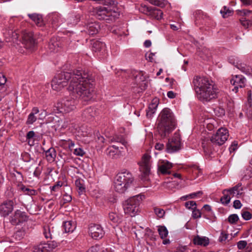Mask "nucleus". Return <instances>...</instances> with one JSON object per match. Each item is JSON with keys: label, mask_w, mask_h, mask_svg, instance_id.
<instances>
[{"label": "nucleus", "mask_w": 252, "mask_h": 252, "mask_svg": "<svg viewBox=\"0 0 252 252\" xmlns=\"http://www.w3.org/2000/svg\"><path fill=\"white\" fill-rule=\"evenodd\" d=\"M93 82V78L88 73L76 70L57 74L51 85L54 90L59 91L68 84L67 89L73 95L86 99L92 95Z\"/></svg>", "instance_id": "1"}, {"label": "nucleus", "mask_w": 252, "mask_h": 252, "mask_svg": "<svg viewBox=\"0 0 252 252\" xmlns=\"http://www.w3.org/2000/svg\"><path fill=\"white\" fill-rule=\"evenodd\" d=\"M192 85L198 100L203 103L211 102L219 95V90L210 79L200 76H195Z\"/></svg>", "instance_id": "2"}, {"label": "nucleus", "mask_w": 252, "mask_h": 252, "mask_svg": "<svg viewBox=\"0 0 252 252\" xmlns=\"http://www.w3.org/2000/svg\"><path fill=\"white\" fill-rule=\"evenodd\" d=\"M176 121L173 112L168 108H164L160 113L157 126L158 131L161 137H164L174 129Z\"/></svg>", "instance_id": "3"}, {"label": "nucleus", "mask_w": 252, "mask_h": 252, "mask_svg": "<svg viewBox=\"0 0 252 252\" xmlns=\"http://www.w3.org/2000/svg\"><path fill=\"white\" fill-rule=\"evenodd\" d=\"M99 3L103 4V6H97L95 9L96 17L99 20L106 21H113L120 16L115 6V1L113 0H96Z\"/></svg>", "instance_id": "4"}, {"label": "nucleus", "mask_w": 252, "mask_h": 252, "mask_svg": "<svg viewBox=\"0 0 252 252\" xmlns=\"http://www.w3.org/2000/svg\"><path fill=\"white\" fill-rule=\"evenodd\" d=\"M229 136L228 130L224 127L220 128L217 132L213 135L210 140H204L202 142V147L206 155L210 156L214 150L213 144L221 146L227 140Z\"/></svg>", "instance_id": "5"}, {"label": "nucleus", "mask_w": 252, "mask_h": 252, "mask_svg": "<svg viewBox=\"0 0 252 252\" xmlns=\"http://www.w3.org/2000/svg\"><path fill=\"white\" fill-rule=\"evenodd\" d=\"M133 181L131 173L127 170L119 172L114 182V188L116 191L124 193Z\"/></svg>", "instance_id": "6"}, {"label": "nucleus", "mask_w": 252, "mask_h": 252, "mask_svg": "<svg viewBox=\"0 0 252 252\" xmlns=\"http://www.w3.org/2000/svg\"><path fill=\"white\" fill-rule=\"evenodd\" d=\"M142 195L133 196L126 200L123 203L125 214L130 217H134L140 211L139 206L142 200Z\"/></svg>", "instance_id": "7"}, {"label": "nucleus", "mask_w": 252, "mask_h": 252, "mask_svg": "<svg viewBox=\"0 0 252 252\" xmlns=\"http://www.w3.org/2000/svg\"><path fill=\"white\" fill-rule=\"evenodd\" d=\"M70 93H71L70 92ZM73 97L71 96H67L62 99L60 101L57 103L56 107L57 108L58 110L60 113H68L75 108V106L77 104V101L76 99L77 98H81V97H76L74 95H73L71 94H70ZM92 97V95L88 98L84 99V100H87L89 99L90 98Z\"/></svg>", "instance_id": "8"}, {"label": "nucleus", "mask_w": 252, "mask_h": 252, "mask_svg": "<svg viewBox=\"0 0 252 252\" xmlns=\"http://www.w3.org/2000/svg\"><path fill=\"white\" fill-rule=\"evenodd\" d=\"M111 142L115 144L109 146L106 150V154L112 158H117L120 154V149L126 147L127 142L122 136H116L111 139Z\"/></svg>", "instance_id": "9"}, {"label": "nucleus", "mask_w": 252, "mask_h": 252, "mask_svg": "<svg viewBox=\"0 0 252 252\" xmlns=\"http://www.w3.org/2000/svg\"><path fill=\"white\" fill-rule=\"evenodd\" d=\"M151 156L148 154H144L139 162V169L144 176H148L150 172Z\"/></svg>", "instance_id": "10"}, {"label": "nucleus", "mask_w": 252, "mask_h": 252, "mask_svg": "<svg viewBox=\"0 0 252 252\" xmlns=\"http://www.w3.org/2000/svg\"><path fill=\"white\" fill-rule=\"evenodd\" d=\"M36 35L32 32H26L23 36V43L27 49L32 50L37 44Z\"/></svg>", "instance_id": "11"}, {"label": "nucleus", "mask_w": 252, "mask_h": 252, "mask_svg": "<svg viewBox=\"0 0 252 252\" xmlns=\"http://www.w3.org/2000/svg\"><path fill=\"white\" fill-rule=\"evenodd\" d=\"M181 149V142L178 135H175L169 140L166 145V151L169 153H172L178 151Z\"/></svg>", "instance_id": "12"}, {"label": "nucleus", "mask_w": 252, "mask_h": 252, "mask_svg": "<svg viewBox=\"0 0 252 252\" xmlns=\"http://www.w3.org/2000/svg\"><path fill=\"white\" fill-rule=\"evenodd\" d=\"M28 220L26 213L19 210H17L10 217V221L13 225H17Z\"/></svg>", "instance_id": "13"}, {"label": "nucleus", "mask_w": 252, "mask_h": 252, "mask_svg": "<svg viewBox=\"0 0 252 252\" xmlns=\"http://www.w3.org/2000/svg\"><path fill=\"white\" fill-rule=\"evenodd\" d=\"M89 235L94 239L101 238L104 235V231L99 224H92L89 228Z\"/></svg>", "instance_id": "14"}, {"label": "nucleus", "mask_w": 252, "mask_h": 252, "mask_svg": "<svg viewBox=\"0 0 252 252\" xmlns=\"http://www.w3.org/2000/svg\"><path fill=\"white\" fill-rule=\"evenodd\" d=\"M231 84L234 86L232 90L235 93H237L239 88H243L245 85L246 79L241 75H236L230 81Z\"/></svg>", "instance_id": "15"}, {"label": "nucleus", "mask_w": 252, "mask_h": 252, "mask_svg": "<svg viewBox=\"0 0 252 252\" xmlns=\"http://www.w3.org/2000/svg\"><path fill=\"white\" fill-rule=\"evenodd\" d=\"M92 50L99 54L100 56H104L107 53L105 44L100 41L95 40L93 42Z\"/></svg>", "instance_id": "16"}, {"label": "nucleus", "mask_w": 252, "mask_h": 252, "mask_svg": "<svg viewBox=\"0 0 252 252\" xmlns=\"http://www.w3.org/2000/svg\"><path fill=\"white\" fill-rule=\"evenodd\" d=\"M172 166V163L168 161L161 160L158 163V170L163 175L169 174Z\"/></svg>", "instance_id": "17"}, {"label": "nucleus", "mask_w": 252, "mask_h": 252, "mask_svg": "<svg viewBox=\"0 0 252 252\" xmlns=\"http://www.w3.org/2000/svg\"><path fill=\"white\" fill-rule=\"evenodd\" d=\"M13 209V202L8 201L4 202L0 206V214L2 216H8Z\"/></svg>", "instance_id": "18"}, {"label": "nucleus", "mask_w": 252, "mask_h": 252, "mask_svg": "<svg viewBox=\"0 0 252 252\" xmlns=\"http://www.w3.org/2000/svg\"><path fill=\"white\" fill-rule=\"evenodd\" d=\"M87 32L90 35L96 34L100 29V25L96 22H90L86 25Z\"/></svg>", "instance_id": "19"}, {"label": "nucleus", "mask_w": 252, "mask_h": 252, "mask_svg": "<svg viewBox=\"0 0 252 252\" xmlns=\"http://www.w3.org/2000/svg\"><path fill=\"white\" fill-rule=\"evenodd\" d=\"M158 104V100L157 99H154L152 102L149 104V107L146 110V115L148 118L152 117V115L155 113Z\"/></svg>", "instance_id": "20"}, {"label": "nucleus", "mask_w": 252, "mask_h": 252, "mask_svg": "<svg viewBox=\"0 0 252 252\" xmlns=\"http://www.w3.org/2000/svg\"><path fill=\"white\" fill-rule=\"evenodd\" d=\"M59 145L61 147L66 150L67 149L70 152L73 151V148L75 146L74 142L70 139L67 140H61L59 142Z\"/></svg>", "instance_id": "21"}, {"label": "nucleus", "mask_w": 252, "mask_h": 252, "mask_svg": "<svg viewBox=\"0 0 252 252\" xmlns=\"http://www.w3.org/2000/svg\"><path fill=\"white\" fill-rule=\"evenodd\" d=\"M228 189L232 197L236 196L237 198H239L243 193V188L242 187V184L241 183H239L233 188Z\"/></svg>", "instance_id": "22"}, {"label": "nucleus", "mask_w": 252, "mask_h": 252, "mask_svg": "<svg viewBox=\"0 0 252 252\" xmlns=\"http://www.w3.org/2000/svg\"><path fill=\"white\" fill-rule=\"evenodd\" d=\"M39 111L37 107H33L31 113L29 115L26 121L27 125H32L33 124L37 119L35 115L39 113Z\"/></svg>", "instance_id": "23"}, {"label": "nucleus", "mask_w": 252, "mask_h": 252, "mask_svg": "<svg viewBox=\"0 0 252 252\" xmlns=\"http://www.w3.org/2000/svg\"><path fill=\"white\" fill-rule=\"evenodd\" d=\"M193 243L194 245L206 246L209 243V239L206 237L197 235L193 238Z\"/></svg>", "instance_id": "24"}, {"label": "nucleus", "mask_w": 252, "mask_h": 252, "mask_svg": "<svg viewBox=\"0 0 252 252\" xmlns=\"http://www.w3.org/2000/svg\"><path fill=\"white\" fill-rule=\"evenodd\" d=\"M52 249L48 244H41L33 248V252H52Z\"/></svg>", "instance_id": "25"}, {"label": "nucleus", "mask_w": 252, "mask_h": 252, "mask_svg": "<svg viewBox=\"0 0 252 252\" xmlns=\"http://www.w3.org/2000/svg\"><path fill=\"white\" fill-rule=\"evenodd\" d=\"M29 17L35 23L38 27H41L44 23L41 15L38 14H30Z\"/></svg>", "instance_id": "26"}, {"label": "nucleus", "mask_w": 252, "mask_h": 252, "mask_svg": "<svg viewBox=\"0 0 252 252\" xmlns=\"http://www.w3.org/2000/svg\"><path fill=\"white\" fill-rule=\"evenodd\" d=\"M25 230L21 229L17 231L12 236V238L10 239L9 242L10 243H15L16 241H18L22 239L25 235Z\"/></svg>", "instance_id": "27"}, {"label": "nucleus", "mask_w": 252, "mask_h": 252, "mask_svg": "<svg viewBox=\"0 0 252 252\" xmlns=\"http://www.w3.org/2000/svg\"><path fill=\"white\" fill-rule=\"evenodd\" d=\"M81 16L78 14H70L67 18V23L70 26L76 25L80 20Z\"/></svg>", "instance_id": "28"}, {"label": "nucleus", "mask_w": 252, "mask_h": 252, "mask_svg": "<svg viewBox=\"0 0 252 252\" xmlns=\"http://www.w3.org/2000/svg\"><path fill=\"white\" fill-rule=\"evenodd\" d=\"M76 224L72 220L66 221L64 222L63 227L66 233L72 232L75 229Z\"/></svg>", "instance_id": "29"}, {"label": "nucleus", "mask_w": 252, "mask_h": 252, "mask_svg": "<svg viewBox=\"0 0 252 252\" xmlns=\"http://www.w3.org/2000/svg\"><path fill=\"white\" fill-rule=\"evenodd\" d=\"M6 82L5 76L1 73H0V101L4 96L5 91L4 85Z\"/></svg>", "instance_id": "30"}, {"label": "nucleus", "mask_w": 252, "mask_h": 252, "mask_svg": "<svg viewBox=\"0 0 252 252\" xmlns=\"http://www.w3.org/2000/svg\"><path fill=\"white\" fill-rule=\"evenodd\" d=\"M223 196L220 198L221 203L223 204H228L230 201L231 198L232 197L230 195L229 191L228 189H225L222 191Z\"/></svg>", "instance_id": "31"}, {"label": "nucleus", "mask_w": 252, "mask_h": 252, "mask_svg": "<svg viewBox=\"0 0 252 252\" xmlns=\"http://www.w3.org/2000/svg\"><path fill=\"white\" fill-rule=\"evenodd\" d=\"M46 157L48 161H53L56 157V152L53 148H49L45 152Z\"/></svg>", "instance_id": "32"}, {"label": "nucleus", "mask_w": 252, "mask_h": 252, "mask_svg": "<svg viewBox=\"0 0 252 252\" xmlns=\"http://www.w3.org/2000/svg\"><path fill=\"white\" fill-rule=\"evenodd\" d=\"M236 66L246 74H248L249 73H250L251 67L242 63L241 62L239 63L238 62H237Z\"/></svg>", "instance_id": "33"}, {"label": "nucleus", "mask_w": 252, "mask_h": 252, "mask_svg": "<svg viewBox=\"0 0 252 252\" xmlns=\"http://www.w3.org/2000/svg\"><path fill=\"white\" fill-rule=\"evenodd\" d=\"M220 12L224 18H226L230 16H232L233 14V11L230 9L229 8L225 6L222 7V8L220 10Z\"/></svg>", "instance_id": "34"}, {"label": "nucleus", "mask_w": 252, "mask_h": 252, "mask_svg": "<svg viewBox=\"0 0 252 252\" xmlns=\"http://www.w3.org/2000/svg\"><path fill=\"white\" fill-rule=\"evenodd\" d=\"M43 233L46 239H52V234L49 226L45 225L43 228Z\"/></svg>", "instance_id": "35"}, {"label": "nucleus", "mask_w": 252, "mask_h": 252, "mask_svg": "<svg viewBox=\"0 0 252 252\" xmlns=\"http://www.w3.org/2000/svg\"><path fill=\"white\" fill-rule=\"evenodd\" d=\"M240 22L245 29H247L252 25V22L246 17H241L240 19Z\"/></svg>", "instance_id": "36"}, {"label": "nucleus", "mask_w": 252, "mask_h": 252, "mask_svg": "<svg viewBox=\"0 0 252 252\" xmlns=\"http://www.w3.org/2000/svg\"><path fill=\"white\" fill-rule=\"evenodd\" d=\"M109 220L114 223H118L121 221V219L116 213L111 212L109 214Z\"/></svg>", "instance_id": "37"}, {"label": "nucleus", "mask_w": 252, "mask_h": 252, "mask_svg": "<svg viewBox=\"0 0 252 252\" xmlns=\"http://www.w3.org/2000/svg\"><path fill=\"white\" fill-rule=\"evenodd\" d=\"M158 232L161 239L166 238L168 233L167 228L164 226H158Z\"/></svg>", "instance_id": "38"}, {"label": "nucleus", "mask_w": 252, "mask_h": 252, "mask_svg": "<svg viewBox=\"0 0 252 252\" xmlns=\"http://www.w3.org/2000/svg\"><path fill=\"white\" fill-rule=\"evenodd\" d=\"M76 188L79 189V193L83 192L85 190L84 181L81 179H77L75 182Z\"/></svg>", "instance_id": "39"}, {"label": "nucleus", "mask_w": 252, "mask_h": 252, "mask_svg": "<svg viewBox=\"0 0 252 252\" xmlns=\"http://www.w3.org/2000/svg\"><path fill=\"white\" fill-rule=\"evenodd\" d=\"M21 190L23 192H24L26 194L31 195V196L34 195L36 194L37 193L36 190H35L34 189H29L28 188H26L25 186L21 187Z\"/></svg>", "instance_id": "40"}, {"label": "nucleus", "mask_w": 252, "mask_h": 252, "mask_svg": "<svg viewBox=\"0 0 252 252\" xmlns=\"http://www.w3.org/2000/svg\"><path fill=\"white\" fill-rule=\"evenodd\" d=\"M154 212L158 218H162L165 215L164 210L160 208L155 207Z\"/></svg>", "instance_id": "41"}, {"label": "nucleus", "mask_w": 252, "mask_h": 252, "mask_svg": "<svg viewBox=\"0 0 252 252\" xmlns=\"http://www.w3.org/2000/svg\"><path fill=\"white\" fill-rule=\"evenodd\" d=\"M59 44L57 42L53 43L51 40L49 43V48L51 52H57Z\"/></svg>", "instance_id": "42"}, {"label": "nucleus", "mask_w": 252, "mask_h": 252, "mask_svg": "<svg viewBox=\"0 0 252 252\" xmlns=\"http://www.w3.org/2000/svg\"><path fill=\"white\" fill-rule=\"evenodd\" d=\"M227 220L230 223L235 224L239 220V217L238 215L236 214H232L228 217Z\"/></svg>", "instance_id": "43"}, {"label": "nucleus", "mask_w": 252, "mask_h": 252, "mask_svg": "<svg viewBox=\"0 0 252 252\" xmlns=\"http://www.w3.org/2000/svg\"><path fill=\"white\" fill-rule=\"evenodd\" d=\"M153 15L156 19L159 20L162 18L163 12L160 9H155L153 11Z\"/></svg>", "instance_id": "44"}, {"label": "nucleus", "mask_w": 252, "mask_h": 252, "mask_svg": "<svg viewBox=\"0 0 252 252\" xmlns=\"http://www.w3.org/2000/svg\"><path fill=\"white\" fill-rule=\"evenodd\" d=\"M239 14L242 16V17H247L252 15V11L248 9H243L239 11Z\"/></svg>", "instance_id": "45"}, {"label": "nucleus", "mask_w": 252, "mask_h": 252, "mask_svg": "<svg viewBox=\"0 0 252 252\" xmlns=\"http://www.w3.org/2000/svg\"><path fill=\"white\" fill-rule=\"evenodd\" d=\"M192 217L194 219L200 218L201 217V213L200 211L196 208H192Z\"/></svg>", "instance_id": "46"}, {"label": "nucleus", "mask_w": 252, "mask_h": 252, "mask_svg": "<svg viewBox=\"0 0 252 252\" xmlns=\"http://www.w3.org/2000/svg\"><path fill=\"white\" fill-rule=\"evenodd\" d=\"M63 186V183L59 181L56 183L54 186L50 187V189L52 191H59L60 188Z\"/></svg>", "instance_id": "47"}, {"label": "nucleus", "mask_w": 252, "mask_h": 252, "mask_svg": "<svg viewBox=\"0 0 252 252\" xmlns=\"http://www.w3.org/2000/svg\"><path fill=\"white\" fill-rule=\"evenodd\" d=\"M73 154L77 156L82 157L85 155V153L82 148L79 147L74 149Z\"/></svg>", "instance_id": "48"}, {"label": "nucleus", "mask_w": 252, "mask_h": 252, "mask_svg": "<svg viewBox=\"0 0 252 252\" xmlns=\"http://www.w3.org/2000/svg\"><path fill=\"white\" fill-rule=\"evenodd\" d=\"M185 206L189 209L192 210V208H196V204L194 201H189L185 203Z\"/></svg>", "instance_id": "49"}, {"label": "nucleus", "mask_w": 252, "mask_h": 252, "mask_svg": "<svg viewBox=\"0 0 252 252\" xmlns=\"http://www.w3.org/2000/svg\"><path fill=\"white\" fill-rule=\"evenodd\" d=\"M228 62L235 65L236 66V62H238L239 63H240V61L238 59V58L235 56H230L228 59Z\"/></svg>", "instance_id": "50"}, {"label": "nucleus", "mask_w": 252, "mask_h": 252, "mask_svg": "<svg viewBox=\"0 0 252 252\" xmlns=\"http://www.w3.org/2000/svg\"><path fill=\"white\" fill-rule=\"evenodd\" d=\"M242 218L245 220H249L252 218V214L250 212L247 211H244L242 212L241 213Z\"/></svg>", "instance_id": "51"}, {"label": "nucleus", "mask_w": 252, "mask_h": 252, "mask_svg": "<svg viewBox=\"0 0 252 252\" xmlns=\"http://www.w3.org/2000/svg\"><path fill=\"white\" fill-rule=\"evenodd\" d=\"M248 102L249 105L250 107L249 113H251L252 114V94L251 93V91H249L248 92Z\"/></svg>", "instance_id": "52"}, {"label": "nucleus", "mask_w": 252, "mask_h": 252, "mask_svg": "<svg viewBox=\"0 0 252 252\" xmlns=\"http://www.w3.org/2000/svg\"><path fill=\"white\" fill-rule=\"evenodd\" d=\"M21 157L23 161L25 162H29L31 160V155L27 152L22 154Z\"/></svg>", "instance_id": "53"}, {"label": "nucleus", "mask_w": 252, "mask_h": 252, "mask_svg": "<svg viewBox=\"0 0 252 252\" xmlns=\"http://www.w3.org/2000/svg\"><path fill=\"white\" fill-rule=\"evenodd\" d=\"M99 250L100 246L98 245H95L90 247L87 252H98Z\"/></svg>", "instance_id": "54"}, {"label": "nucleus", "mask_w": 252, "mask_h": 252, "mask_svg": "<svg viewBox=\"0 0 252 252\" xmlns=\"http://www.w3.org/2000/svg\"><path fill=\"white\" fill-rule=\"evenodd\" d=\"M247 245L246 241H240L237 243V247L239 250L244 249Z\"/></svg>", "instance_id": "55"}, {"label": "nucleus", "mask_w": 252, "mask_h": 252, "mask_svg": "<svg viewBox=\"0 0 252 252\" xmlns=\"http://www.w3.org/2000/svg\"><path fill=\"white\" fill-rule=\"evenodd\" d=\"M72 200L71 195L65 193L63 195V200L64 203L70 202Z\"/></svg>", "instance_id": "56"}, {"label": "nucleus", "mask_w": 252, "mask_h": 252, "mask_svg": "<svg viewBox=\"0 0 252 252\" xmlns=\"http://www.w3.org/2000/svg\"><path fill=\"white\" fill-rule=\"evenodd\" d=\"M155 53H147L145 55V57L146 60L149 62H153L154 61V56H155Z\"/></svg>", "instance_id": "57"}, {"label": "nucleus", "mask_w": 252, "mask_h": 252, "mask_svg": "<svg viewBox=\"0 0 252 252\" xmlns=\"http://www.w3.org/2000/svg\"><path fill=\"white\" fill-rule=\"evenodd\" d=\"M150 2L155 5L162 7L163 3L159 0H149Z\"/></svg>", "instance_id": "58"}, {"label": "nucleus", "mask_w": 252, "mask_h": 252, "mask_svg": "<svg viewBox=\"0 0 252 252\" xmlns=\"http://www.w3.org/2000/svg\"><path fill=\"white\" fill-rule=\"evenodd\" d=\"M228 238V234H226L224 232H222L220 233V235L219 237V241L220 242H223L225 241Z\"/></svg>", "instance_id": "59"}, {"label": "nucleus", "mask_w": 252, "mask_h": 252, "mask_svg": "<svg viewBox=\"0 0 252 252\" xmlns=\"http://www.w3.org/2000/svg\"><path fill=\"white\" fill-rule=\"evenodd\" d=\"M242 206V204L240 200H236L233 202V207L235 209H240Z\"/></svg>", "instance_id": "60"}, {"label": "nucleus", "mask_w": 252, "mask_h": 252, "mask_svg": "<svg viewBox=\"0 0 252 252\" xmlns=\"http://www.w3.org/2000/svg\"><path fill=\"white\" fill-rule=\"evenodd\" d=\"M155 149L156 150H159V151H161V150L163 149V148H164V145L162 143H157L155 145Z\"/></svg>", "instance_id": "61"}, {"label": "nucleus", "mask_w": 252, "mask_h": 252, "mask_svg": "<svg viewBox=\"0 0 252 252\" xmlns=\"http://www.w3.org/2000/svg\"><path fill=\"white\" fill-rule=\"evenodd\" d=\"M187 250V246H179L176 249V252H185Z\"/></svg>", "instance_id": "62"}, {"label": "nucleus", "mask_w": 252, "mask_h": 252, "mask_svg": "<svg viewBox=\"0 0 252 252\" xmlns=\"http://www.w3.org/2000/svg\"><path fill=\"white\" fill-rule=\"evenodd\" d=\"M35 136V133L33 131H30L27 134V139H30Z\"/></svg>", "instance_id": "63"}, {"label": "nucleus", "mask_w": 252, "mask_h": 252, "mask_svg": "<svg viewBox=\"0 0 252 252\" xmlns=\"http://www.w3.org/2000/svg\"><path fill=\"white\" fill-rule=\"evenodd\" d=\"M238 143L237 142L234 141L232 143L230 148V151L231 152L232 151H235L237 148Z\"/></svg>", "instance_id": "64"}]
</instances>
